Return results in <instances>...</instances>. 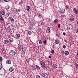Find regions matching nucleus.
<instances>
[{
	"label": "nucleus",
	"instance_id": "nucleus-33",
	"mask_svg": "<svg viewBox=\"0 0 78 78\" xmlns=\"http://www.w3.org/2000/svg\"><path fill=\"white\" fill-rule=\"evenodd\" d=\"M69 6L68 5H66V9H69Z\"/></svg>",
	"mask_w": 78,
	"mask_h": 78
},
{
	"label": "nucleus",
	"instance_id": "nucleus-45",
	"mask_svg": "<svg viewBox=\"0 0 78 78\" xmlns=\"http://www.w3.org/2000/svg\"><path fill=\"white\" fill-rule=\"evenodd\" d=\"M66 46H65V45H64L63 46V48H66Z\"/></svg>",
	"mask_w": 78,
	"mask_h": 78
},
{
	"label": "nucleus",
	"instance_id": "nucleus-16",
	"mask_svg": "<svg viewBox=\"0 0 78 78\" xmlns=\"http://www.w3.org/2000/svg\"><path fill=\"white\" fill-rule=\"evenodd\" d=\"M8 40H5L4 41V44H8Z\"/></svg>",
	"mask_w": 78,
	"mask_h": 78
},
{
	"label": "nucleus",
	"instance_id": "nucleus-34",
	"mask_svg": "<svg viewBox=\"0 0 78 78\" xmlns=\"http://www.w3.org/2000/svg\"><path fill=\"white\" fill-rule=\"evenodd\" d=\"M35 69H36L35 67L33 66L32 67V70H35Z\"/></svg>",
	"mask_w": 78,
	"mask_h": 78
},
{
	"label": "nucleus",
	"instance_id": "nucleus-14",
	"mask_svg": "<svg viewBox=\"0 0 78 78\" xmlns=\"http://www.w3.org/2000/svg\"><path fill=\"white\" fill-rule=\"evenodd\" d=\"M10 72H13L14 70V68L12 67H10L9 69Z\"/></svg>",
	"mask_w": 78,
	"mask_h": 78
},
{
	"label": "nucleus",
	"instance_id": "nucleus-38",
	"mask_svg": "<svg viewBox=\"0 0 78 78\" xmlns=\"http://www.w3.org/2000/svg\"><path fill=\"white\" fill-rule=\"evenodd\" d=\"M47 42L46 40H45L43 41V43H44V44H46V42Z\"/></svg>",
	"mask_w": 78,
	"mask_h": 78
},
{
	"label": "nucleus",
	"instance_id": "nucleus-56",
	"mask_svg": "<svg viewBox=\"0 0 78 78\" xmlns=\"http://www.w3.org/2000/svg\"><path fill=\"white\" fill-rule=\"evenodd\" d=\"M41 24H42V25H44V23H41Z\"/></svg>",
	"mask_w": 78,
	"mask_h": 78
},
{
	"label": "nucleus",
	"instance_id": "nucleus-15",
	"mask_svg": "<svg viewBox=\"0 0 78 78\" xmlns=\"http://www.w3.org/2000/svg\"><path fill=\"white\" fill-rule=\"evenodd\" d=\"M65 55H68L69 54V52L68 51H66L65 52Z\"/></svg>",
	"mask_w": 78,
	"mask_h": 78
},
{
	"label": "nucleus",
	"instance_id": "nucleus-25",
	"mask_svg": "<svg viewBox=\"0 0 78 78\" xmlns=\"http://www.w3.org/2000/svg\"><path fill=\"white\" fill-rule=\"evenodd\" d=\"M55 43L56 44H58L59 43V42H58V41H57V40H55Z\"/></svg>",
	"mask_w": 78,
	"mask_h": 78
},
{
	"label": "nucleus",
	"instance_id": "nucleus-35",
	"mask_svg": "<svg viewBox=\"0 0 78 78\" xmlns=\"http://www.w3.org/2000/svg\"><path fill=\"white\" fill-rule=\"evenodd\" d=\"M39 43L40 44H42V41L41 40H40L39 41Z\"/></svg>",
	"mask_w": 78,
	"mask_h": 78
},
{
	"label": "nucleus",
	"instance_id": "nucleus-20",
	"mask_svg": "<svg viewBox=\"0 0 78 78\" xmlns=\"http://www.w3.org/2000/svg\"><path fill=\"white\" fill-rule=\"evenodd\" d=\"M54 22L55 23H57L58 22V20L57 19L55 20L54 21Z\"/></svg>",
	"mask_w": 78,
	"mask_h": 78
},
{
	"label": "nucleus",
	"instance_id": "nucleus-12",
	"mask_svg": "<svg viewBox=\"0 0 78 78\" xmlns=\"http://www.w3.org/2000/svg\"><path fill=\"white\" fill-rule=\"evenodd\" d=\"M13 41H14V38H10L9 39V42L11 43Z\"/></svg>",
	"mask_w": 78,
	"mask_h": 78
},
{
	"label": "nucleus",
	"instance_id": "nucleus-54",
	"mask_svg": "<svg viewBox=\"0 0 78 78\" xmlns=\"http://www.w3.org/2000/svg\"><path fill=\"white\" fill-rule=\"evenodd\" d=\"M76 53L77 55V56H78V51Z\"/></svg>",
	"mask_w": 78,
	"mask_h": 78
},
{
	"label": "nucleus",
	"instance_id": "nucleus-55",
	"mask_svg": "<svg viewBox=\"0 0 78 78\" xmlns=\"http://www.w3.org/2000/svg\"><path fill=\"white\" fill-rule=\"evenodd\" d=\"M7 7H8L7 8L8 9H9V7L8 6H7Z\"/></svg>",
	"mask_w": 78,
	"mask_h": 78
},
{
	"label": "nucleus",
	"instance_id": "nucleus-43",
	"mask_svg": "<svg viewBox=\"0 0 78 78\" xmlns=\"http://www.w3.org/2000/svg\"><path fill=\"white\" fill-rule=\"evenodd\" d=\"M38 17L39 18H41L42 17V15H41V14Z\"/></svg>",
	"mask_w": 78,
	"mask_h": 78
},
{
	"label": "nucleus",
	"instance_id": "nucleus-42",
	"mask_svg": "<svg viewBox=\"0 0 78 78\" xmlns=\"http://www.w3.org/2000/svg\"><path fill=\"white\" fill-rule=\"evenodd\" d=\"M60 27H61V26L60 25V24H58V28H60Z\"/></svg>",
	"mask_w": 78,
	"mask_h": 78
},
{
	"label": "nucleus",
	"instance_id": "nucleus-44",
	"mask_svg": "<svg viewBox=\"0 0 78 78\" xmlns=\"http://www.w3.org/2000/svg\"><path fill=\"white\" fill-rule=\"evenodd\" d=\"M78 56H77V57H76V60H78Z\"/></svg>",
	"mask_w": 78,
	"mask_h": 78
},
{
	"label": "nucleus",
	"instance_id": "nucleus-27",
	"mask_svg": "<svg viewBox=\"0 0 78 78\" xmlns=\"http://www.w3.org/2000/svg\"><path fill=\"white\" fill-rule=\"evenodd\" d=\"M22 51H25V48H23H23L22 49Z\"/></svg>",
	"mask_w": 78,
	"mask_h": 78
},
{
	"label": "nucleus",
	"instance_id": "nucleus-41",
	"mask_svg": "<svg viewBox=\"0 0 78 78\" xmlns=\"http://www.w3.org/2000/svg\"><path fill=\"white\" fill-rule=\"evenodd\" d=\"M76 69H78V65L77 64H76Z\"/></svg>",
	"mask_w": 78,
	"mask_h": 78
},
{
	"label": "nucleus",
	"instance_id": "nucleus-50",
	"mask_svg": "<svg viewBox=\"0 0 78 78\" xmlns=\"http://www.w3.org/2000/svg\"><path fill=\"white\" fill-rule=\"evenodd\" d=\"M56 36H57L58 37H59V35L58 34H56Z\"/></svg>",
	"mask_w": 78,
	"mask_h": 78
},
{
	"label": "nucleus",
	"instance_id": "nucleus-26",
	"mask_svg": "<svg viewBox=\"0 0 78 78\" xmlns=\"http://www.w3.org/2000/svg\"><path fill=\"white\" fill-rule=\"evenodd\" d=\"M31 31H29L28 32V34L29 35H31Z\"/></svg>",
	"mask_w": 78,
	"mask_h": 78
},
{
	"label": "nucleus",
	"instance_id": "nucleus-5",
	"mask_svg": "<svg viewBox=\"0 0 78 78\" xmlns=\"http://www.w3.org/2000/svg\"><path fill=\"white\" fill-rule=\"evenodd\" d=\"M8 28L9 30H14V25L13 24H12L11 26H9Z\"/></svg>",
	"mask_w": 78,
	"mask_h": 78
},
{
	"label": "nucleus",
	"instance_id": "nucleus-24",
	"mask_svg": "<svg viewBox=\"0 0 78 78\" xmlns=\"http://www.w3.org/2000/svg\"><path fill=\"white\" fill-rule=\"evenodd\" d=\"M1 14H2L3 16H4L5 15V11H2L1 12Z\"/></svg>",
	"mask_w": 78,
	"mask_h": 78
},
{
	"label": "nucleus",
	"instance_id": "nucleus-39",
	"mask_svg": "<svg viewBox=\"0 0 78 78\" xmlns=\"http://www.w3.org/2000/svg\"><path fill=\"white\" fill-rule=\"evenodd\" d=\"M62 17H66V15L63 14L62 15Z\"/></svg>",
	"mask_w": 78,
	"mask_h": 78
},
{
	"label": "nucleus",
	"instance_id": "nucleus-37",
	"mask_svg": "<svg viewBox=\"0 0 78 78\" xmlns=\"http://www.w3.org/2000/svg\"><path fill=\"white\" fill-rule=\"evenodd\" d=\"M5 16H6V17H8V16H9V14L6 13V14L5 15Z\"/></svg>",
	"mask_w": 78,
	"mask_h": 78
},
{
	"label": "nucleus",
	"instance_id": "nucleus-52",
	"mask_svg": "<svg viewBox=\"0 0 78 78\" xmlns=\"http://www.w3.org/2000/svg\"><path fill=\"white\" fill-rule=\"evenodd\" d=\"M5 48H3L2 49V51H5Z\"/></svg>",
	"mask_w": 78,
	"mask_h": 78
},
{
	"label": "nucleus",
	"instance_id": "nucleus-10",
	"mask_svg": "<svg viewBox=\"0 0 78 78\" xmlns=\"http://www.w3.org/2000/svg\"><path fill=\"white\" fill-rule=\"evenodd\" d=\"M18 48L19 50H22V48H23V46L21 45H19L18 47Z\"/></svg>",
	"mask_w": 78,
	"mask_h": 78
},
{
	"label": "nucleus",
	"instance_id": "nucleus-4",
	"mask_svg": "<svg viewBox=\"0 0 78 78\" xmlns=\"http://www.w3.org/2000/svg\"><path fill=\"white\" fill-rule=\"evenodd\" d=\"M9 55L12 56H14L16 55V52L14 50H12L10 52Z\"/></svg>",
	"mask_w": 78,
	"mask_h": 78
},
{
	"label": "nucleus",
	"instance_id": "nucleus-49",
	"mask_svg": "<svg viewBox=\"0 0 78 78\" xmlns=\"http://www.w3.org/2000/svg\"><path fill=\"white\" fill-rule=\"evenodd\" d=\"M3 0H0V2H3Z\"/></svg>",
	"mask_w": 78,
	"mask_h": 78
},
{
	"label": "nucleus",
	"instance_id": "nucleus-46",
	"mask_svg": "<svg viewBox=\"0 0 78 78\" xmlns=\"http://www.w3.org/2000/svg\"><path fill=\"white\" fill-rule=\"evenodd\" d=\"M63 35H64V36H65L66 35V33L65 32H63Z\"/></svg>",
	"mask_w": 78,
	"mask_h": 78
},
{
	"label": "nucleus",
	"instance_id": "nucleus-18",
	"mask_svg": "<svg viewBox=\"0 0 78 78\" xmlns=\"http://www.w3.org/2000/svg\"><path fill=\"white\" fill-rule=\"evenodd\" d=\"M36 68L37 70H40V67H39V66H37Z\"/></svg>",
	"mask_w": 78,
	"mask_h": 78
},
{
	"label": "nucleus",
	"instance_id": "nucleus-53",
	"mask_svg": "<svg viewBox=\"0 0 78 78\" xmlns=\"http://www.w3.org/2000/svg\"><path fill=\"white\" fill-rule=\"evenodd\" d=\"M9 38H10L11 37V36L10 35H9Z\"/></svg>",
	"mask_w": 78,
	"mask_h": 78
},
{
	"label": "nucleus",
	"instance_id": "nucleus-58",
	"mask_svg": "<svg viewBox=\"0 0 78 78\" xmlns=\"http://www.w3.org/2000/svg\"><path fill=\"white\" fill-rule=\"evenodd\" d=\"M16 12H17V10H16Z\"/></svg>",
	"mask_w": 78,
	"mask_h": 78
},
{
	"label": "nucleus",
	"instance_id": "nucleus-1",
	"mask_svg": "<svg viewBox=\"0 0 78 78\" xmlns=\"http://www.w3.org/2000/svg\"><path fill=\"white\" fill-rule=\"evenodd\" d=\"M41 76L43 78H47L48 76V75L45 73H41Z\"/></svg>",
	"mask_w": 78,
	"mask_h": 78
},
{
	"label": "nucleus",
	"instance_id": "nucleus-59",
	"mask_svg": "<svg viewBox=\"0 0 78 78\" xmlns=\"http://www.w3.org/2000/svg\"><path fill=\"white\" fill-rule=\"evenodd\" d=\"M44 0V1H45V0Z\"/></svg>",
	"mask_w": 78,
	"mask_h": 78
},
{
	"label": "nucleus",
	"instance_id": "nucleus-23",
	"mask_svg": "<svg viewBox=\"0 0 78 78\" xmlns=\"http://www.w3.org/2000/svg\"><path fill=\"white\" fill-rule=\"evenodd\" d=\"M10 20H11V22H13V21H14V20L13 19V18H12V17H10L9 18Z\"/></svg>",
	"mask_w": 78,
	"mask_h": 78
},
{
	"label": "nucleus",
	"instance_id": "nucleus-8",
	"mask_svg": "<svg viewBox=\"0 0 78 78\" xmlns=\"http://www.w3.org/2000/svg\"><path fill=\"white\" fill-rule=\"evenodd\" d=\"M31 8V7L30 6H27L26 7V9L27 11H28V12L30 11V8Z\"/></svg>",
	"mask_w": 78,
	"mask_h": 78
},
{
	"label": "nucleus",
	"instance_id": "nucleus-29",
	"mask_svg": "<svg viewBox=\"0 0 78 78\" xmlns=\"http://www.w3.org/2000/svg\"><path fill=\"white\" fill-rule=\"evenodd\" d=\"M3 60V58H2V57H0V61L2 62V61Z\"/></svg>",
	"mask_w": 78,
	"mask_h": 78
},
{
	"label": "nucleus",
	"instance_id": "nucleus-6",
	"mask_svg": "<svg viewBox=\"0 0 78 78\" xmlns=\"http://www.w3.org/2000/svg\"><path fill=\"white\" fill-rule=\"evenodd\" d=\"M50 27H48L47 28L46 30V32L47 33H50Z\"/></svg>",
	"mask_w": 78,
	"mask_h": 78
},
{
	"label": "nucleus",
	"instance_id": "nucleus-31",
	"mask_svg": "<svg viewBox=\"0 0 78 78\" xmlns=\"http://www.w3.org/2000/svg\"><path fill=\"white\" fill-rule=\"evenodd\" d=\"M0 32L2 34H3V29H1Z\"/></svg>",
	"mask_w": 78,
	"mask_h": 78
},
{
	"label": "nucleus",
	"instance_id": "nucleus-28",
	"mask_svg": "<svg viewBox=\"0 0 78 78\" xmlns=\"http://www.w3.org/2000/svg\"><path fill=\"white\" fill-rule=\"evenodd\" d=\"M36 78H40V76L39 75H37L36 76Z\"/></svg>",
	"mask_w": 78,
	"mask_h": 78
},
{
	"label": "nucleus",
	"instance_id": "nucleus-11",
	"mask_svg": "<svg viewBox=\"0 0 78 78\" xmlns=\"http://www.w3.org/2000/svg\"><path fill=\"white\" fill-rule=\"evenodd\" d=\"M6 63L7 64H11V62L10 60H7Z\"/></svg>",
	"mask_w": 78,
	"mask_h": 78
},
{
	"label": "nucleus",
	"instance_id": "nucleus-22",
	"mask_svg": "<svg viewBox=\"0 0 78 78\" xmlns=\"http://www.w3.org/2000/svg\"><path fill=\"white\" fill-rule=\"evenodd\" d=\"M0 20L1 22H3L4 20V19L2 17L0 18Z\"/></svg>",
	"mask_w": 78,
	"mask_h": 78
},
{
	"label": "nucleus",
	"instance_id": "nucleus-57",
	"mask_svg": "<svg viewBox=\"0 0 78 78\" xmlns=\"http://www.w3.org/2000/svg\"><path fill=\"white\" fill-rule=\"evenodd\" d=\"M40 31H41V29H40Z\"/></svg>",
	"mask_w": 78,
	"mask_h": 78
},
{
	"label": "nucleus",
	"instance_id": "nucleus-48",
	"mask_svg": "<svg viewBox=\"0 0 78 78\" xmlns=\"http://www.w3.org/2000/svg\"><path fill=\"white\" fill-rule=\"evenodd\" d=\"M48 57H49V58H51V55H49Z\"/></svg>",
	"mask_w": 78,
	"mask_h": 78
},
{
	"label": "nucleus",
	"instance_id": "nucleus-21",
	"mask_svg": "<svg viewBox=\"0 0 78 78\" xmlns=\"http://www.w3.org/2000/svg\"><path fill=\"white\" fill-rule=\"evenodd\" d=\"M69 20L71 22H73L74 20V18H73L71 17L69 19Z\"/></svg>",
	"mask_w": 78,
	"mask_h": 78
},
{
	"label": "nucleus",
	"instance_id": "nucleus-9",
	"mask_svg": "<svg viewBox=\"0 0 78 78\" xmlns=\"http://www.w3.org/2000/svg\"><path fill=\"white\" fill-rule=\"evenodd\" d=\"M73 11L74 12V13H75V14H78V10H77V9L76 8H74L73 9Z\"/></svg>",
	"mask_w": 78,
	"mask_h": 78
},
{
	"label": "nucleus",
	"instance_id": "nucleus-19",
	"mask_svg": "<svg viewBox=\"0 0 78 78\" xmlns=\"http://www.w3.org/2000/svg\"><path fill=\"white\" fill-rule=\"evenodd\" d=\"M53 66L54 68L55 69H56V68H57L58 67V66H57V65H56V64H54Z\"/></svg>",
	"mask_w": 78,
	"mask_h": 78
},
{
	"label": "nucleus",
	"instance_id": "nucleus-32",
	"mask_svg": "<svg viewBox=\"0 0 78 78\" xmlns=\"http://www.w3.org/2000/svg\"><path fill=\"white\" fill-rule=\"evenodd\" d=\"M51 53L52 54L55 53V51H54V50H52L51 51Z\"/></svg>",
	"mask_w": 78,
	"mask_h": 78
},
{
	"label": "nucleus",
	"instance_id": "nucleus-17",
	"mask_svg": "<svg viewBox=\"0 0 78 78\" xmlns=\"http://www.w3.org/2000/svg\"><path fill=\"white\" fill-rule=\"evenodd\" d=\"M16 37H20V35L19 34H16Z\"/></svg>",
	"mask_w": 78,
	"mask_h": 78
},
{
	"label": "nucleus",
	"instance_id": "nucleus-2",
	"mask_svg": "<svg viewBox=\"0 0 78 78\" xmlns=\"http://www.w3.org/2000/svg\"><path fill=\"white\" fill-rule=\"evenodd\" d=\"M67 27L68 30H73V26L72 24H69L67 25Z\"/></svg>",
	"mask_w": 78,
	"mask_h": 78
},
{
	"label": "nucleus",
	"instance_id": "nucleus-13",
	"mask_svg": "<svg viewBox=\"0 0 78 78\" xmlns=\"http://www.w3.org/2000/svg\"><path fill=\"white\" fill-rule=\"evenodd\" d=\"M48 64L49 66H51L52 64V61H50L48 62Z\"/></svg>",
	"mask_w": 78,
	"mask_h": 78
},
{
	"label": "nucleus",
	"instance_id": "nucleus-3",
	"mask_svg": "<svg viewBox=\"0 0 78 78\" xmlns=\"http://www.w3.org/2000/svg\"><path fill=\"white\" fill-rule=\"evenodd\" d=\"M40 64L41 65V67H43V68H45V64L44 62H43V61H41L40 62Z\"/></svg>",
	"mask_w": 78,
	"mask_h": 78
},
{
	"label": "nucleus",
	"instance_id": "nucleus-30",
	"mask_svg": "<svg viewBox=\"0 0 78 78\" xmlns=\"http://www.w3.org/2000/svg\"><path fill=\"white\" fill-rule=\"evenodd\" d=\"M31 25H34V21H33L32 20L31 21Z\"/></svg>",
	"mask_w": 78,
	"mask_h": 78
},
{
	"label": "nucleus",
	"instance_id": "nucleus-36",
	"mask_svg": "<svg viewBox=\"0 0 78 78\" xmlns=\"http://www.w3.org/2000/svg\"><path fill=\"white\" fill-rule=\"evenodd\" d=\"M3 67V66H2V64L0 63V69H1Z\"/></svg>",
	"mask_w": 78,
	"mask_h": 78
},
{
	"label": "nucleus",
	"instance_id": "nucleus-7",
	"mask_svg": "<svg viewBox=\"0 0 78 78\" xmlns=\"http://www.w3.org/2000/svg\"><path fill=\"white\" fill-rule=\"evenodd\" d=\"M65 12L66 11L65 10V9H62L60 11L61 14H63L64 13H65Z\"/></svg>",
	"mask_w": 78,
	"mask_h": 78
},
{
	"label": "nucleus",
	"instance_id": "nucleus-40",
	"mask_svg": "<svg viewBox=\"0 0 78 78\" xmlns=\"http://www.w3.org/2000/svg\"><path fill=\"white\" fill-rule=\"evenodd\" d=\"M76 33L78 34V28L76 29Z\"/></svg>",
	"mask_w": 78,
	"mask_h": 78
},
{
	"label": "nucleus",
	"instance_id": "nucleus-51",
	"mask_svg": "<svg viewBox=\"0 0 78 78\" xmlns=\"http://www.w3.org/2000/svg\"><path fill=\"white\" fill-rule=\"evenodd\" d=\"M19 4H22V2H19Z\"/></svg>",
	"mask_w": 78,
	"mask_h": 78
},
{
	"label": "nucleus",
	"instance_id": "nucleus-47",
	"mask_svg": "<svg viewBox=\"0 0 78 78\" xmlns=\"http://www.w3.org/2000/svg\"><path fill=\"white\" fill-rule=\"evenodd\" d=\"M64 51H63L62 52V54H64Z\"/></svg>",
	"mask_w": 78,
	"mask_h": 78
}]
</instances>
